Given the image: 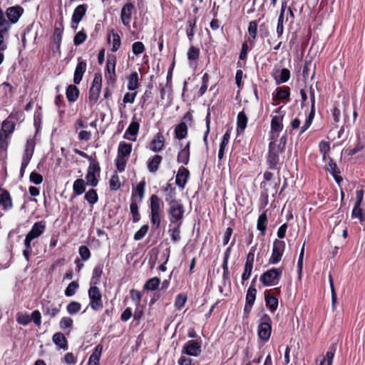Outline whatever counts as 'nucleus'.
Wrapping results in <instances>:
<instances>
[{"label":"nucleus","instance_id":"obj_60","mask_svg":"<svg viewBox=\"0 0 365 365\" xmlns=\"http://www.w3.org/2000/svg\"><path fill=\"white\" fill-rule=\"evenodd\" d=\"M315 115V110H310L304 124L300 128L299 134L304 133L312 125Z\"/></svg>","mask_w":365,"mask_h":365},{"label":"nucleus","instance_id":"obj_25","mask_svg":"<svg viewBox=\"0 0 365 365\" xmlns=\"http://www.w3.org/2000/svg\"><path fill=\"white\" fill-rule=\"evenodd\" d=\"M88 9L87 4H80L76 7L72 15L73 24H78L86 14Z\"/></svg>","mask_w":365,"mask_h":365},{"label":"nucleus","instance_id":"obj_51","mask_svg":"<svg viewBox=\"0 0 365 365\" xmlns=\"http://www.w3.org/2000/svg\"><path fill=\"white\" fill-rule=\"evenodd\" d=\"M63 29L59 27H55L53 31V43L56 46V49L59 50L61 47V43L62 40Z\"/></svg>","mask_w":365,"mask_h":365},{"label":"nucleus","instance_id":"obj_6","mask_svg":"<svg viewBox=\"0 0 365 365\" xmlns=\"http://www.w3.org/2000/svg\"><path fill=\"white\" fill-rule=\"evenodd\" d=\"M101 175V167L96 158L91 160L87 173L86 175V184L91 187H96Z\"/></svg>","mask_w":365,"mask_h":365},{"label":"nucleus","instance_id":"obj_62","mask_svg":"<svg viewBox=\"0 0 365 365\" xmlns=\"http://www.w3.org/2000/svg\"><path fill=\"white\" fill-rule=\"evenodd\" d=\"M326 170L329 171L331 175L340 173L339 168L331 157H329V162L327 165Z\"/></svg>","mask_w":365,"mask_h":365},{"label":"nucleus","instance_id":"obj_15","mask_svg":"<svg viewBox=\"0 0 365 365\" xmlns=\"http://www.w3.org/2000/svg\"><path fill=\"white\" fill-rule=\"evenodd\" d=\"M24 9L19 5H16L14 6H10L7 8L6 10V16L8 18V22L11 24H16L18 22L20 17L24 14Z\"/></svg>","mask_w":365,"mask_h":365},{"label":"nucleus","instance_id":"obj_56","mask_svg":"<svg viewBox=\"0 0 365 365\" xmlns=\"http://www.w3.org/2000/svg\"><path fill=\"white\" fill-rule=\"evenodd\" d=\"M222 284L225 286L227 282L230 284V273L228 267V262L223 261L222 262Z\"/></svg>","mask_w":365,"mask_h":365},{"label":"nucleus","instance_id":"obj_14","mask_svg":"<svg viewBox=\"0 0 365 365\" xmlns=\"http://www.w3.org/2000/svg\"><path fill=\"white\" fill-rule=\"evenodd\" d=\"M134 11H135V6H134L133 3H132V2L125 3L121 9L120 19H121L122 24L128 29H130V21H131L132 14Z\"/></svg>","mask_w":365,"mask_h":365},{"label":"nucleus","instance_id":"obj_34","mask_svg":"<svg viewBox=\"0 0 365 365\" xmlns=\"http://www.w3.org/2000/svg\"><path fill=\"white\" fill-rule=\"evenodd\" d=\"M130 210L132 215V221L136 223L140 220V214L139 212V207L137 200L134 198V194L131 197V203L130 205Z\"/></svg>","mask_w":365,"mask_h":365},{"label":"nucleus","instance_id":"obj_7","mask_svg":"<svg viewBox=\"0 0 365 365\" xmlns=\"http://www.w3.org/2000/svg\"><path fill=\"white\" fill-rule=\"evenodd\" d=\"M272 330L271 317L267 314H263L259 319L257 328L259 338L264 342L267 341L270 338Z\"/></svg>","mask_w":365,"mask_h":365},{"label":"nucleus","instance_id":"obj_10","mask_svg":"<svg viewBox=\"0 0 365 365\" xmlns=\"http://www.w3.org/2000/svg\"><path fill=\"white\" fill-rule=\"evenodd\" d=\"M102 87V76L101 73H96L89 89L88 99L90 104L93 106L99 98Z\"/></svg>","mask_w":365,"mask_h":365},{"label":"nucleus","instance_id":"obj_45","mask_svg":"<svg viewBox=\"0 0 365 365\" xmlns=\"http://www.w3.org/2000/svg\"><path fill=\"white\" fill-rule=\"evenodd\" d=\"M73 321L69 317H63L59 322V327L62 330L69 329L66 334L68 335L71 329L73 327Z\"/></svg>","mask_w":365,"mask_h":365},{"label":"nucleus","instance_id":"obj_26","mask_svg":"<svg viewBox=\"0 0 365 365\" xmlns=\"http://www.w3.org/2000/svg\"><path fill=\"white\" fill-rule=\"evenodd\" d=\"M108 43L112 44L111 51H117L121 45V38L118 34L115 33L113 29L110 31L107 37Z\"/></svg>","mask_w":365,"mask_h":365},{"label":"nucleus","instance_id":"obj_61","mask_svg":"<svg viewBox=\"0 0 365 365\" xmlns=\"http://www.w3.org/2000/svg\"><path fill=\"white\" fill-rule=\"evenodd\" d=\"M200 49L194 46H191L187 51V58L189 61H197L200 57Z\"/></svg>","mask_w":365,"mask_h":365},{"label":"nucleus","instance_id":"obj_64","mask_svg":"<svg viewBox=\"0 0 365 365\" xmlns=\"http://www.w3.org/2000/svg\"><path fill=\"white\" fill-rule=\"evenodd\" d=\"M253 265L245 264L244 270L242 274V284L244 285L245 282L248 280L252 274Z\"/></svg>","mask_w":365,"mask_h":365},{"label":"nucleus","instance_id":"obj_53","mask_svg":"<svg viewBox=\"0 0 365 365\" xmlns=\"http://www.w3.org/2000/svg\"><path fill=\"white\" fill-rule=\"evenodd\" d=\"M81 304L78 302L72 301L66 306V311L69 314L73 315L80 312Z\"/></svg>","mask_w":365,"mask_h":365},{"label":"nucleus","instance_id":"obj_50","mask_svg":"<svg viewBox=\"0 0 365 365\" xmlns=\"http://www.w3.org/2000/svg\"><path fill=\"white\" fill-rule=\"evenodd\" d=\"M145 185H146L145 181L141 180L140 182H139L138 183L135 188L133 191L132 195L134 194V196L135 195H138L139 196V198H140L139 202H141L144 197Z\"/></svg>","mask_w":365,"mask_h":365},{"label":"nucleus","instance_id":"obj_9","mask_svg":"<svg viewBox=\"0 0 365 365\" xmlns=\"http://www.w3.org/2000/svg\"><path fill=\"white\" fill-rule=\"evenodd\" d=\"M90 300L89 305L93 310L98 311L103 307L102 294L99 288L96 285H90L88 291Z\"/></svg>","mask_w":365,"mask_h":365},{"label":"nucleus","instance_id":"obj_63","mask_svg":"<svg viewBox=\"0 0 365 365\" xmlns=\"http://www.w3.org/2000/svg\"><path fill=\"white\" fill-rule=\"evenodd\" d=\"M109 186L112 191L118 190L120 187V179L117 174H114L111 176L109 180Z\"/></svg>","mask_w":365,"mask_h":365},{"label":"nucleus","instance_id":"obj_44","mask_svg":"<svg viewBox=\"0 0 365 365\" xmlns=\"http://www.w3.org/2000/svg\"><path fill=\"white\" fill-rule=\"evenodd\" d=\"M160 284V278L155 277L149 279L143 286L144 290H156Z\"/></svg>","mask_w":365,"mask_h":365},{"label":"nucleus","instance_id":"obj_49","mask_svg":"<svg viewBox=\"0 0 365 365\" xmlns=\"http://www.w3.org/2000/svg\"><path fill=\"white\" fill-rule=\"evenodd\" d=\"M84 198L91 205L96 204L98 200V195L96 190H89L88 192H86Z\"/></svg>","mask_w":365,"mask_h":365},{"label":"nucleus","instance_id":"obj_35","mask_svg":"<svg viewBox=\"0 0 365 365\" xmlns=\"http://www.w3.org/2000/svg\"><path fill=\"white\" fill-rule=\"evenodd\" d=\"M127 88L129 91H134L139 88V75L136 71L132 72L128 77Z\"/></svg>","mask_w":365,"mask_h":365},{"label":"nucleus","instance_id":"obj_17","mask_svg":"<svg viewBox=\"0 0 365 365\" xmlns=\"http://www.w3.org/2000/svg\"><path fill=\"white\" fill-rule=\"evenodd\" d=\"M0 205L4 211L10 210L14 207L10 192L6 189L2 187H0Z\"/></svg>","mask_w":365,"mask_h":365},{"label":"nucleus","instance_id":"obj_37","mask_svg":"<svg viewBox=\"0 0 365 365\" xmlns=\"http://www.w3.org/2000/svg\"><path fill=\"white\" fill-rule=\"evenodd\" d=\"M132 151V144L120 141L118 147L117 155L128 158Z\"/></svg>","mask_w":365,"mask_h":365},{"label":"nucleus","instance_id":"obj_3","mask_svg":"<svg viewBox=\"0 0 365 365\" xmlns=\"http://www.w3.org/2000/svg\"><path fill=\"white\" fill-rule=\"evenodd\" d=\"M149 200V207L150 210V219L151 225L155 229H159L160 227L161 220L164 217V203L163 200L155 194L150 197Z\"/></svg>","mask_w":365,"mask_h":365},{"label":"nucleus","instance_id":"obj_31","mask_svg":"<svg viewBox=\"0 0 365 365\" xmlns=\"http://www.w3.org/2000/svg\"><path fill=\"white\" fill-rule=\"evenodd\" d=\"M258 24L257 21H251L249 23L248 31V41L250 43L251 48L255 46V40L257 35Z\"/></svg>","mask_w":365,"mask_h":365},{"label":"nucleus","instance_id":"obj_21","mask_svg":"<svg viewBox=\"0 0 365 365\" xmlns=\"http://www.w3.org/2000/svg\"><path fill=\"white\" fill-rule=\"evenodd\" d=\"M165 147V138L161 132L157 133L153 139L150 142V149L155 152L158 153L161 151Z\"/></svg>","mask_w":365,"mask_h":365},{"label":"nucleus","instance_id":"obj_23","mask_svg":"<svg viewBox=\"0 0 365 365\" xmlns=\"http://www.w3.org/2000/svg\"><path fill=\"white\" fill-rule=\"evenodd\" d=\"M190 141H188L186 145L178 152L177 156V161L183 165H187L190 160Z\"/></svg>","mask_w":365,"mask_h":365},{"label":"nucleus","instance_id":"obj_41","mask_svg":"<svg viewBox=\"0 0 365 365\" xmlns=\"http://www.w3.org/2000/svg\"><path fill=\"white\" fill-rule=\"evenodd\" d=\"M282 120V116H272L271 120V131L275 133L282 131L283 129Z\"/></svg>","mask_w":365,"mask_h":365},{"label":"nucleus","instance_id":"obj_19","mask_svg":"<svg viewBox=\"0 0 365 365\" xmlns=\"http://www.w3.org/2000/svg\"><path fill=\"white\" fill-rule=\"evenodd\" d=\"M189 177L190 171L188 170V169L183 166H180L178 170L175 178L176 185L179 187L184 189L187 184Z\"/></svg>","mask_w":365,"mask_h":365},{"label":"nucleus","instance_id":"obj_59","mask_svg":"<svg viewBox=\"0 0 365 365\" xmlns=\"http://www.w3.org/2000/svg\"><path fill=\"white\" fill-rule=\"evenodd\" d=\"M315 115V110H310L304 124L300 128L299 134L304 133L312 125Z\"/></svg>","mask_w":365,"mask_h":365},{"label":"nucleus","instance_id":"obj_48","mask_svg":"<svg viewBox=\"0 0 365 365\" xmlns=\"http://www.w3.org/2000/svg\"><path fill=\"white\" fill-rule=\"evenodd\" d=\"M187 300V296L185 293L178 294L175 299L174 306L177 310H181Z\"/></svg>","mask_w":365,"mask_h":365},{"label":"nucleus","instance_id":"obj_4","mask_svg":"<svg viewBox=\"0 0 365 365\" xmlns=\"http://www.w3.org/2000/svg\"><path fill=\"white\" fill-rule=\"evenodd\" d=\"M283 270V267L277 268L272 267L261 274L259 280L264 287L277 285L280 280Z\"/></svg>","mask_w":365,"mask_h":365},{"label":"nucleus","instance_id":"obj_43","mask_svg":"<svg viewBox=\"0 0 365 365\" xmlns=\"http://www.w3.org/2000/svg\"><path fill=\"white\" fill-rule=\"evenodd\" d=\"M266 182H262L260 183V188L262 189L260 195V205L262 208H264L269 202L268 189L266 187Z\"/></svg>","mask_w":365,"mask_h":365},{"label":"nucleus","instance_id":"obj_20","mask_svg":"<svg viewBox=\"0 0 365 365\" xmlns=\"http://www.w3.org/2000/svg\"><path fill=\"white\" fill-rule=\"evenodd\" d=\"M140 128V123L136 120V117L133 116L131 123L127 128L123 138L130 140H135V136L138 135Z\"/></svg>","mask_w":365,"mask_h":365},{"label":"nucleus","instance_id":"obj_32","mask_svg":"<svg viewBox=\"0 0 365 365\" xmlns=\"http://www.w3.org/2000/svg\"><path fill=\"white\" fill-rule=\"evenodd\" d=\"M86 185H88L84 180L81 178L76 180L73 184L72 199L76 196L82 195L86 191Z\"/></svg>","mask_w":365,"mask_h":365},{"label":"nucleus","instance_id":"obj_55","mask_svg":"<svg viewBox=\"0 0 365 365\" xmlns=\"http://www.w3.org/2000/svg\"><path fill=\"white\" fill-rule=\"evenodd\" d=\"M128 159V158L117 155L115 160V165L118 172L122 173L125 170Z\"/></svg>","mask_w":365,"mask_h":365},{"label":"nucleus","instance_id":"obj_40","mask_svg":"<svg viewBox=\"0 0 365 365\" xmlns=\"http://www.w3.org/2000/svg\"><path fill=\"white\" fill-rule=\"evenodd\" d=\"M174 226L170 227L168 233L170 236L171 241L174 243L179 242L181 240L180 227L182 224H173Z\"/></svg>","mask_w":365,"mask_h":365},{"label":"nucleus","instance_id":"obj_58","mask_svg":"<svg viewBox=\"0 0 365 365\" xmlns=\"http://www.w3.org/2000/svg\"><path fill=\"white\" fill-rule=\"evenodd\" d=\"M78 254L81 259L83 262L88 261L91 256V253L88 247L86 245H81L78 248Z\"/></svg>","mask_w":365,"mask_h":365},{"label":"nucleus","instance_id":"obj_28","mask_svg":"<svg viewBox=\"0 0 365 365\" xmlns=\"http://www.w3.org/2000/svg\"><path fill=\"white\" fill-rule=\"evenodd\" d=\"M163 160V157L160 155H155L150 158L147 162L148 170L150 173H155L158 169Z\"/></svg>","mask_w":365,"mask_h":365},{"label":"nucleus","instance_id":"obj_11","mask_svg":"<svg viewBox=\"0 0 365 365\" xmlns=\"http://www.w3.org/2000/svg\"><path fill=\"white\" fill-rule=\"evenodd\" d=\"M285 246L284 241L278 239L274 240L272 255L269 259V264H276L281 261L285 250Z\"/></svg>","mask_w":365,"mask_h":365},{"label":"nucleus","instance_id":"obj_27","mask_svg":"<svg viewBox=\"0 0 365 365\" xmlns=\"http://www.w3.org/2000/svg\"><path fill=\"white\" fill-rule=\"evenodd\" d=\"M53 342L59 349L67 350L68 349V340L61 332H56L53 335Z\"/></svg>","mask_w":365,"mask_h":365},{"label":"nucleus","instance_id":"obj_54","mask_svg":"<svg viewBox=\"0 0 365 365\" xmlns=\"http://www.w3.org/2000/svg\"><path fill=\"white\" fill-rule=\"evenodd\" d=\"M79 288V284L77 281H73L68 284L67 287L65 289V295L66 297H72L73 296L77 289Z\"/></svg>","mask_w":365,"mask_h":365},{"label":"nucleus","instance_id":"obj_22","mask_svg":"<svg viewBox=\"0 0 365 365\" xmlns=\"http://www.w3.org/2000/svg\"><path fill=\"white\" fill-rule=\"evenodd\" d=\"M104 263L99 262L93 268L92 276L90 280V285H98L101 282V276L103 274Z\"/></svg>","mask_w":365,"mask_h":365},{"label":"nucleus","instance_id":"obj_16","mask_svg":"<svg viewBox=\"0 0 365 365\" xmlns=\"http://www.w3.org/2000/svg\"><path fill=\"white\" fill-rule=\"evenodd\" d=\"M87 69V63L85 60H83L81 57L78 58V63L76 66L73 73V83L76 85H78L83 77L84 73Z\"/></svg>","mask_w":365,"mask_h":365},{"label":"nucleus","instance_id":"obj_30","mask_svg":"<svg viewBox=\"0 0 365 365\" xmlns=\"http://www.w3.org/2000/svg\"><path fill=\"white\" fill-rule=\"evenodd\" d=\"M61 305L55 306L48 301L46 304H43L42 309L44 315H48L50 318L55 317L61 311Z\"/></svg>","mask_w":365,"mask_h":365},{"label":"nucleus","instance_id":"obj_2","mask_svg":"<svg viewBox=\"0 0 365 365\" xmlns=\"http://www.w3.org/2000/svg\"><path fill=\"white\" fill-rule=\"evenodd\" d=\"M268 151L266 155V164L268 169L277 170L279 173L283 161L280 159V154L284 151L275 146V138L272 135L269 138Z\"/></svg>","mask_w":365,"mask_h":365},{"label":"nucleus","instance_id":"obj_46","mask_svg":"<svg viewBox=\"0 0 365 365\" xmlns=\"http://www.w3.org/2000/svg\"><path fill=\"white\" fill-rule=\"evenodd\" d=\"M196 23H197V19L196 17H193L192 19H189L187 22V29H186V34L190 39V41H192L195 31L194 29L196 27Z\"/></svg>","mask_w":365,"mask_h":365},{"label":"nucleus","instance_id":"obj_13","mask_svg":"<svg viewBox=\"0 0 365 365\" xmlns=\"http://www.w3.org/2000/svg\"><path fill=\"white\" fill-rule=\"evenodd\" d=\"M201 339L189 340L182 346V354H187L191 356H198L201 350Z\"/></svg>","mask_w":365,"mask_h":365},{"label":"nucleus","instance_id":"obj_47","mask_svg":"<svg viewBox=\"0 0 365 365\" xmlns=\"http://www.w3.org/2000/svg\"><path fill=\"white\" fill-rule=\"evenodd\" d=\"M336 350V347L335 344H332L329 346L326 356L324 357L322 361H324V364L326 365H332L333 359Z\"/></svg>","mask_w":365,"mask_h":365},{"label":"nucleus","instance_id":"obj_33","mask_svg":"<svg viewBox=\"0 0 365 365\" xmlns=\"http://www.w3.org/2000/svg\"><path fill=\"white\" fill-rule=\"evenodd\" d=\"M79 95H80V91L76 87V84L75 85L70 84L67 86L66 90V98L68 102H70V103L76 102L78 100Z\"/></svg>","mask_w":365,"mask_h":365},{"label":"nucleus","instance_id":"obj_5","mask_svg":"<svg viewBox=\"0 0 365 365\" xmlns=\"http://www.w3.org/2000/svg\"><path fill=\"white\" fill-rule=\"evenodd\" d=\"M168 214L170 221V227L173 224H182L185 208L181 200L179 202H174L173 204L169 205Z\"/></svg>","mask_w":365,"mask_h":365},{"label":"nucleus","instance_id":"obj_38","mask_svg":"<svg viewBox=\"0 0 365 365\" xmlns=\"http://www.w3.org/2000/svg\"><path fill=\"white\" fill-rule=\"evenodd\" d=\"M268 223V217L267 211L263 212L258 217L257 222V229L260 232L262 235H264L267 230Z\"/></svg>","mask_w":365,"mask_h":365},{"label":"nucleus","instance_id":"obj_8","mask_svg":"<svg viewBox=\"0 0 365 365\" xmlns=\"http://www.w3.org/2000/svg\"><path fill=\"white\" fill-rule=\"evenodd\" d=\"M116 56L114 54H108L106 66L105 70V78L108 84L114 86L117 81L115 72Z\"/></svg>","mask_w":365,"mask_h":365},{"label":"nucleus","instance_id":"obj_29","mask_svg":"<svg viewBox=\"0 0 365 365\" xmlns=\"http://www.w3.org/2000/svg\"><path fill=\"white\" fill-rule=\"evenodd\" d=\"M272 76L274 78L276 83L280 84L289 81L290 78V71L287 68H282L280 71L277 70L276 73H273Z\"/></svg>","mask_w":365,"mask_h":365},{"label":"nucleus","instance_id":"obj_12","mask_svg":"<svg viewBox=\"0 0 365 365\" xmlns=\"http://www.w3.org/2000/svg\"><path fill=\"white\" fill-rule=\"evenodd\" d=\"M183 121L178 124L174 130L175 138L178 140H182L187 138L188 134V127L186 122H191L192 120V115L190 112H187L183 118Z\"/></svg>","mask_w":365,"mask_h":365},{"label":"nucleus","instance_id":"obj_52","mask_svg":"<svg viewBox=\"0 0 365 365\" xmlns=\"http://www.w3.org/2000/svg\"><path fill=\"white\" fill-rule=\"evenodd\" d=\"M257 289L249 287L247 290L245 303L254 305L256 296H257Z\"/></svg>","mask_w":365,"mask_h":365},{"label":"nucleus","instance_id":"obj_36","mask_svg":"<svg viewBox=\"0 0 365 365\" xmlns=\"http://www.w3.org/2000/svg\"><path fill=\"white\" fill-rule=\"evenodd\" d=\"M248 118L244 110L240 111L237 116V130L239 133H243L247 128Z\"/></svg>","mask_w":365,"mask_h":365},{"label":"nucleus","instance_id":"obj_57","mask_svg":"<svg viewBox=\"0 0 365 365\" xmlns=\"http://www.w3.org/2000/svg\"><path fill=\"white\" fill-rule=\"evenodd\" d=\"M87 38V34L84 29L77 32L73 38V43L75 46H79L84 43Z\"/></svg>","mask_w":365,"mask_h":365},{"label":"nucleus","instance_id":"obj_42","mask_svg":"<svg viewBox=\"0 0 365 365\" xmlns=\"http://www.w3.org/2000/svg\"><path fill=\"white\" fill-rule=\"evenodd\" d=\"M14 129L15 123L14 122L4 120L2 123L1 132H2V135H4L5 138H8L13 133Z\"/></svg>","mask_w":365,"mask_h":365},{"label":"nucleus","instance_id":"obj_39","mask_svg":"<svg viewBox=\"0 0 365 365\" xmlns=\"http://www.w3.org/2000/svg\"><path fill=\"white\" fill-rule=\"evenodd\" d=\"M290 88L288 86L279 87L276 90L275 98L277 100H286L289 101L290 98Z\"/></svg>","mask_w":365,"mask_h":365},{"label":"nucleus","instance_id":"obj_1","mask_svg":"<svg viewBox=\"0 0 365 365\" xmlns=\"http://www.w3.org/2000/svg\"><path fill=\"white\" fill-rule=\"evenodd\" d=\"M46 222L45 220L38 221L33 225L31 230L26 235L24 242L25 249L23 250V255L26 261H29L32 253V241L41 236L46 231Z\"/></svg>","mask_w":365,"mask_h":365},{"label":"nucleus","instance_id":"obj_18","mask_svg":"<svg viewBox=\"0 0 365 365\" xmlns=\"http://www.w3.org/2000/svg\"><path fill=\"white\" fill-rule=\"evenodd\" d=\"M165 194V200L168 205L173 204L174 202H179L180 200H176V188L170 182H167L163 187Z\"/></svg>","mask_w":365,"mask_h":365},{"label":"nucleus","instance_id":"obj_24","mask_svg":"<svg viewBox=\"0 0 365 365\" xmlns=\"http://www.w3.org/2000/svg\"><path fill=\"white\" fill-rule=\"evenodd\" d=\"M264 301L269 311L274 313L277 309L279 302L278 299L271 293V291H264Z\"/></svg>","mask_w":365,"mask_h":365}]
</instances>
